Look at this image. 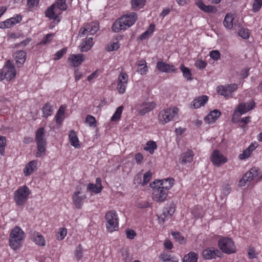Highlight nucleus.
Returning <instances> with one entry per match:
<instances>
[{"instance_id":"obj_12","label":"nucleus","mask_w":262,"mask_h":262,"mask_svg":"<svg viewBox=\"0 0 262 262\" xmlns=\"http://www.w3.org/2000/svg\"><path fill=\"white\" fill-rule=\"evenodd\" d=\"M72 198L73 204L77 208L80 209L83 205V201L86 198V196L83 193L82 187L77 186Z\"/></svg>"},{"instance_id":"obj_47","label":"nucleus","mask_w":262,"mask_h":262,"mask_svg":"<svg viewBox=\"0 0 262 262\" xmlns=\"http://www.w3.org/2000/svg\"><path fill=\"white\" fill-rule=\"evenodd\" d=\"M6 145V137L3 136H0V155L2 156H4L5 155Z\"/></svg>"},{"instance_id":"obj_38","label":"nucleus","mask_w":262,"mask_h":262,"mask_svg":"<svg viewBox=\"0 0 262 262\" xmlns=\"http://www.w3.org/2000/svg\"><path fill=\"white\" fill-rule=\"evenodd\" d=\"M180 69L182 72L183 76L185 79L188 81H190L192 79V73L188 68L185 67L184 64H181Z\"/></svg>"},{"instance_id":"obj_55","label":"nucleus","mask_w":262,"mask_h":262,"mask_svg":"<svg viewBox=\"0 0 262 262\" xmlns=\"http://www.w3.org/2000/svg\"><path fill=\"white\" fill-rule=\"evenodd\" d=\"M152 177V172L150 170H149L145 172L143 175V185H145L148 183V182L151 180Z\"/></svg>"},{"instance_id":"obj_32","label":"nucleus","mask_w":262,"mask_h":262,"mask_svg":"<svg viewBox=\"0 0 262 262\" xmlns=\"http://www.w3.org/2000/svg\"><path fill=\"white\" fill-rule=\"evenodd\" d=\"M69 138L70 143L72 146L76 148L80 147L79 141L75 130H72L70 132Z\"/></svg>"},{"instance_id":"obj_61","label":"nucleus","mask_w":262,"mask_h":262,"mask_svg":"<svg viewBox=\"0 0 262 262\" xmlns=\"http://www.w3.org/2000/svg\"><path fill=\"white\" fill-rule=\"evenodd\" d=\"M137 206L140 208H147L150 207V204L147 201H142L139 202L137 204Z\"/></svg>"},{"instance_id":"obj_5","label":"nucleus","mask_w":262,"mask_h":262,"mask_svg":"<svg viewBox=\"0 0 262 262\" xmlns=\"http://www.w3.org/2000/svg\"><path fill=\"white\" fill-rule=\"evenodd\" d=\"M217 244L220 250L224 253L231 254L236 251L235 243L230 237H222L218 241Z\"/></svg>"},{"instance_id":"obj_20","label":"nucleus","mask_w":262,"mask_h":262,"mask_svg":"<svg viewBox=\"0 0 262 262\" xmlns=\"http://www.w3.org/2000/svg\"><path fill=\"white\" fill-rule=\"evenodd\" d=\"M156 68L160 72L162 73L176 72L177 69L173 64L167 63L163 61H159L156 64Z\"/></svg>"},{"instance_id":"obj_53","label":"nucleus","mask_w":262,"mask_h":262,"mask_svg":"<svg viewBox=\"0 0 262 262\" xmlns=\"http://www.w3.org/2000/svg\"><path fill=\"white\" fill-rule=\"evenodd\" d=\"M207 64V62L202 59H197L194 63V66L199 70L204 69Z\"/></svg>"},{"instance_id":"obj_24","label":"nucleus","mask_w":262,"mask_h":262,"mask_svg":"<svg viewBox=\"0 0 262 262\" xmlns=\"http://www.w3.org/2000/svg\"><path fill=\"white\" fill-rule=\"evenodd\" d=\"M258 144L256 142H254L250 144V145L245 149L242 154L238 155L239 159L241 160H245L248 158L251 155L252 152L257 147Z\"/></svg>"},{"instance_id":"obj_11","label":"nucleus","mask_w":262,"mask_h":262,"mask_svg":"<svg viewBox=\"0 0 262 262\" xmlns=\"http://www.w3.org/2000/svg\"><path fill=\"white\" fill-rule=\"evenodd\" d=\"M99 30V23L98 21H92L84 25L80 30L79 35L80 37L85 35L95 34Z\"/></svg>"},{"instance_id":"obj_13","label":"nucleus","mask_w":262,"mask_h":262,"mask_svg":"<svg viewBox=\"0 0 262 262\" xmlns=\"http://www.w3.org/2000/svg\"><path fill=\"white\" fill-rule=\"evenodd\" d=\"M238 85L235 83L226 84L225 85H220L217 86L216 91L219 95L227 97L231 96L232 93L236 91Z\"/></svg>"},{"instance_id":"obj_28","label":"nucleus","mask_w":262,"mask_h":262,"mask_svg":"<svg viewBox=\"0 0 262 262\" xmlns=\"http://www.w3.org/2000/svg\"><path fill=\"white\" fill-rule=\"evenodd\" d=\"M221 113L219 110H214L205 117V121L209 124L213 123L221 116Z\"/></svg>"},{"instance_id":"obj_64","label":"nucleus","mask_w":262,"mask_h":262,"mask_svg":"<svg viewBox=\"0 0 262 262\" xmlns=\"http://www.w3.org/2000/svg\"><path fill=\"white\" fill-rule=\"evenodd\" d=\"M238 34L240 36L244 39H247L249 37V33L248 30H245L244 29L240 30L238 32Z\"/></svg>"},{"instance_id":"obj_6","label":"nucleus","mask_w":262,"mask_h":262,"mask_svg":"<svg viewBox=\"0 0 262 262\" xmlns=\"http://www.w3.org/2000/svg\"><path fill=\"white\" fill-rule=\"evenodd\" d=\"M30 194L31 191L26 185L19 187L14 194V200L17 206H23Z\"/></svg>"},{"instance_id":"obj_58","label":"nucleus","mask_w":262,"mask_h":262,"mask_svg":"<svg viewBox=\"0 0 262 262\" xmlns=\"http://www.w3.org/2000/svg\"><path fill=\"white\" fill-rule=\"evenodd\" d=\"M173 256L167 254V253H162L159 255V259L163 262H167Z\"/></svg>"},{"instance_id":"obj_44","label":"nucleus","mask_w":262,"mask_h":262,"mask_svg":"<svg viewBox=\"0 0 262 262\" xmlns=\"http://www.w3.org/2000/svg\"><path fill=\"white\" fill-rule=\"evenodd\" d=\"M67 234V229L64 227L60 228L56 234V238L58 241L63 240Z\"/></svg>"},{"instance_id":"obj_25","label":"nucleus","mask_w":262,"mask_h":262,"mask_svg":"<svg viewBox=\"0 0 262 262\" xmlns=\"http://www.w3.org/2000/svg\"><path fill=\"white\" fill-rule=\"evenodd\" d=\"M193 157L194 154L193 151L188 149L186 152L181 154L179 158V162L183 164L191 163L193 161Z\"/></svg>"},{"instance_id":"obj_19","label":"nucleus","mask_w":262,"mask_h":262,"mask_svg":"<svg viewBox=\"0 0 262 262\" xmlns=\"http://www.w3.org/2000/svg\"><path fill=\"white\" fill-rule=\"evenodd\" d=\"M85 57L82 54H71L68 59V62L71 66L77 67L84 60Z\"/></svg>"},{"instance_id":"obj_2","label":"nucleus","mask_w":262,"mask_h":262,"mask_svg":"<svg viewBox=\"0 0 262 262\" xmlns=\"http://www.w3.org/2000/svg\"><path fill=\"white\" fill-rule=\"evenodd\" d=\"M68 6L66 0H56L55 2L47 8L45 14V16L51 20L60 21L59 16L62 11L67 9Z\"/></svg>"},{"instance_id":"obj_27","label":"nucleus","mask_w":262,"mask_h":262,"mask_svg":"<svg viewBox=\"0 0 262 262\" xmlns=\"http://www.w3.org/2000/svg\"><path fill=\"white\" fill-rule=\"evenodd\" d=\"M208 100V98L206 95L195 98L191 103V106L194 108H198L204 106Z\"/></svg>"},{"instance_id":"obj_51","label":"nucleus","mask_w":262,"mask_h":262,"mask_svg":"<svg viewBox=\"0 0 262 262\" xmlns=\"http://www.w3.org/2000/svg\"><path fill=\"white\" fill-rule=\"evenodd\" d=\"M13 26L14 23L10 20V18L0 22V29L11 28Z\"/></svg>"},{"instance_id":"obj_49","label":"nucleus","mask_w":262,"mask_h":262,"mask_svg":"<svg viewBox=\"0 0 262 262\" xmlns=\"http://www.w3.org/2000/svg\"><path fill=\"white\" fill-rule=\"evenodd\" d=\"M120 47V44L118 41L112 42L107 45L105 49L107 51L111 52L118 50Z\"/></svg>"},{"instance_id":"obj_26","label":"nucleus","mask_w":262,"mask_h":262,"mask_svg":"<svg viewBox=\"0 0 262 262\" xmlns=\"http://www.w3.org/2000/svg\"><path fill=\"white\" fill-rule=\"evenodd\" d=\"M37 161L36 160H32L30 161L24 169V173L26 177L31 175L37 169Z\"/></svg>"},{"instance_id":"obj_59","label":"nucleus","mask_w":262,"mask_h":262,"mask_svg":"<svg viewBox=\"0 0 262 262\" xmlns=\"http://www.w3.org/2000/svg\"><path fill=\"white\" fill-rule=\"evenodd\" d=\"M53 36V34L49 33L46 35L45 37L40 41V45H46L49 43L52 40V37Z\"/></svg>"},{"instance_id":"obj_62","label":"nucleus","mask_w":262,"mask_h":262,"mask_svg":"<svg viewBox=\"0 0 262 262\" xmlns=\"http://www.w3.org/2000/svg\"><path fill=\"white\" fill-rule=\"evenodd\" d=\"M39 0H27V6L29 9H32L35 6H37Z\"/></svg>"},{"instance_id":"obj_41","label":"nucleus","mask_w":262,"mask_h":262,"mask_svg":"<svg viewBox=\"0 0 262 262\" xmlns=\"http://www.w3.org/2000/svg\"><path fill=\"white\" fill-rule=\"evenodd\" d=\"M157 148L156 143L154 141H149L146 143V146L144 147L145 151H148L150 154L154 152L155 149Z\"/></svg>"},{"instance_id":"obj_57","label":"nucleus","mask_w":262,"mask_h":262,"mask_svg":"<svg viewBox=\"0 0 262 262\" xmlns=\"http://www.w3.org/2000/svg\"><path fill=\"white\" fill-rule=\"evenodd\" d=\"M67 48H64L58 51L54 55L55 57L54 58V59L56 60L61 58L63 55H64L67 53Z\"/></svg>"},{"instance_id":"obj_56","label":"nucleus","mask_w":262,"mask_h":262,"mask_svg":"<svg viewBox=\"0 0 262 262\" xmlns=\"http://www.w3.org/2000/svg\"><path fill=\"white\" fill-rule=\"evenodd\" d=\"M221 53L218 50H212L210 52L209 56L214 60L217 61L221 58Z\"/></svg>"},{"instance_id":"obj_16","label":"nucleus","mask_w":262,"mask_h":262,"mask_svg":"<svg viewBox=\"0 0 262 262\" xmlns=\"http://www.w3.org/2000/svg\"><path fill=\"white\" fill-rule=\"evenodd\" d=\"M210 160L213 165L217 167L220 166L228 161L227 158L218 150L213 151L210 156Z\"/></svg>"},{"instance_id":"obj_22","label":"nucleus","mask_w":262,"mask_h":262,"mask_svg":"<svg viewBox=\"0 0 262 262\" xmlns=\"http://www.w3.org/2000/svg\"><path fill=\"white\" fill-rule=\"evenodd\" d=\"M102 180L100 178H97L96 179V184L89 183L87 186V190L91 193H99L101 192L103 186L102 185Z\"/></svg>"},{"instance_id":"obj_14","label":"nucleus","mask_w":262,"mask_h":262,"mask_svg":"<svg viewBox=\"0 0 262 262\" xmlns=\"http://www.w3.org/2000/svg\"><path fill=\"white\" fill-rule=\"evenodd\" d=\"M156 103L154 101L151 102H143L139 103L136 106V108L138 114L140 116H144L146 113H149L154 110L156 106Z\"/></svg>"},{"instance_id":"obj_21","label":"nucleus","mask_w":262,"mask_h":262,"mask_svg":"<svg viewBox=\"0 0 262 262\" xmlns=\"http://www.w3.org/2000/svg\"><path fill=\"white\" fill-rule=\"evenodd\" d=\"M156 185L159 186L161 189L166 190L169 192V190L171 189L174 184V180L173 178H169L162 180H155Z\"/></svg>"},{"instance_id":"obj_1","label":"nucleus","mask_w":262,"mask_h":262,"mask_svg":"<svg viewBox=\"0 0 262 262\" xmlns=\"http://www.w3.org/2000/svg\"><path fill=\"white\" fill-rule=\"evenodd\" d=\"M137 19V15L135 12L124 15L114 23L112 30L114 32H119L122 30H125L134 24Z\"/></svg>"},{"instance_id":"obj_23","label":"nucleus","mask_w":262,"mask_h":262,"mask_svg":"<svg viewBox=\"0 0 262 262\" xmlns=\"http://www.w3.org/2000/svg\"><path fill=\"white\" fill-rule=\"evenodd\" d=\"M195 3L200 10L206 13H215L217 11L215 6L212 5H206L202 0H195Z\"/></svg>"},{"instance_id":"obj_8","label":"nucleus","mask_w":262,"mask_h":262,"mask_svg":"<svg viewBox=\"0 0 262 262\" xmlns=\"http://www.w3.org/2000/svg\"><path fill=\"white\" fill-rule=\"evenodd\" d=\"M150 186L152 188V198L154 201L161 203L166 200L168 192L157 185L156 181L150 183Z\"/></svg>"},{"instance_id":"obj_31","label":"nucleus","mask_w":262,"mask_h":262,"mask_svg":"<svg viewBox=\"0 0 262 262\" xmlns=\"http://www.w3.org/2000/svg\"><path fill=\"white\" fill-rule=\"evenodd\" d=\"M234 19V15L231 13H227L223 21V24L225 27L228 29H231L233 28L235 23H233Z\"/></svg>"},{"instance_id":"obj_3","label":"nucleus","mask_w":262,"mask_h":262,"mask_svg":"<svg viewBox=\"0 0 262 262\" xmlns=\"http://www.w3.org/2000/svg\"><path fill=\"white\" fill-rule=\"evenodd\" d=\"M25 233L18 226H15L9 235V245L13 250L18 249L21 244V242L25 238Z\"/></svg>"},{"instance_id":"obj_34","label":"nucleus","mask_w":262,"mask_h":262,"mask_svg":"<svg viewBox=\"0 0 262 262\" xmlns=\"http://www.w3.org/2000/svg\"><path fill=\"white\" fill-rule=\"evenodd\" d=\"M54 111L53 105H52L50 103H46L42 108V117L46 118L51 116Z\"/></svg>"},{"instance_id":"obj_37","label":"nucleus","mask_w":262,"mask_h":262,"mask_svg":"<svg viewBox=\"0 0 262 262\" xmlns=\"http://www.w3.org/2000/svg\"><path fill=\"white\" fill-rule=\"evenodd\" d=\"M198 255L194 252H190L185 255L183 262H198Z\"/></svg>"},{"instance_id":"obj_15","label":"nucleus","mask_w":262,"mask_h":262,"mask_svg":"<svg viewBox=\"0 0 262 262\" xmlns=\"http://www.w3.org/2000/svg\"><path fill=\"white\" fill-rule=\"evenodd\" d=\"M128 83V75L125 72H121L117 79V89L120 94L125 93Z\"/></svg>"},{"instance_id":"obj_42","label":"nucleus","mask_w":262,"mask_h":262,"mask_svg":"<svg viewBox=\"0 0 262 262\" xmlns=\"http://www.w3.org/2000/svg\"><path fill=\"white\" fill-rule=\"evenodd\" d=\"M171 235L177 242L181 244H184L186 242V239L180 232H172Z\"/></svg>"},{"instance_id":"obj_40","label":"nucleus","mask_w":262,"mask_h":262,"mask_svg":"<svg viewBox=\"0 0 262 262\" xmlns=\"http://www.w3.org/2000/svg\"><path fill=\"white\" fill-rule=\"evenodd\" d=\"M37 151L36 154V157H41L46 153V142L42 143H37Z\"/></svg>"},{"instance_id":"obj_35","label":"nucleus","mask_w":262,"mask_h":262,"mask_svg":"<svg viewBox=\"0 0 262 262\" xmlns=\"http://www.w3.org/2000/svg\"><path fill=\"white\" fill-rule=\"evenodd\" d=\"M45 130L43 127H39L35 135V141L37 143L46 142V139L44 138Z\"/></svg>"},{"instance_id":"obj_9","label":"nucleus","mask_w":262,"mask_h":262,"mask_svg":"<svg viewBox=\"0 0 262 262\" xmlns=\"http://www.w3.org/2000/svg\"><path fill=\"white\" fill-rule=\"evenodd\" d=\"M16 75V70L14 66L8 61L4 67L0 69V81L6 80H11Z\"/></svg>"},{"instance_id":"obj_50","label":"nucleus","mask_w":262,"mask_h":262,"mask_svg":"<svg viewBox=\"0 0 262 262\" xmlns=\"http://www.w3.org/2000/svg\"><path fill=\"white\" fill-rule=\"evenodd\" d=\"M262 7V0H253L252 4V11L256 13L258 12Z\"/></svg>"},{"instance_id":"obj_30","label":"nucleus","mask_w":262,"mask_h":262,"mask_svg":"<svg viewBox=\"0 0 262 262\" xmlns=\"http://www.w3.org/2000/svg\"><path fill=\"white\" fill-rule=\"evenodd\" d=\"M66 109V106L64 105H62L59 107L55 117L57 124H61L62 123L64 119Z\"/></svg>"},{"instance_id":"obj_43","label":"nucleus","mask_w":262,"mask_h":262,"mask_svg":"<svg viewBox=\"0 0 262 262\" xmlns=\"http://www.w3.org/2000/svg\"><path fill=\"white\" fill-rule=\"evenodd\" d=\"M83 251L82 245L79 244L74 251V256L77 260H80L82 258L83 256Z\"/></svg>"},{"instance_id":"obj_54","label":"nucleus","mask_w":262,"mask_h":262,"mask_svg":"<svg viewBox=\"0 0 262 262\" xmlns=\"http://www.w3.org/2000/svg\"><path fill=\"white\" fill-rule=\"evenodd\" d=\"M100 72L101 71L100 70H96V71L93 72L91 74L88 76L87 80L89 82H94V80L98 77V75Z\"/></svg>"},{"instance_id":"obj_46","label":"nucleus","mask_w":262,"mask_h":262,"mask_svg":"<svg viewBox=\"0 0 262 262\" xmlns=\"http://www.w3.org/2000/svg\"><path fill=\"white\" fill-rule=\"evenodd\" d=\"M123 110V106H120L118 107L117 108L114 115H113V116L111 117V120L113 121H116L118 120L121 117Z\"/></svg>"},{"instance_id":"obj_4","label":"nucleus","mask_w":262,"mask_h":262,"mask_svg":"<svg viewBox=\"0 0 262 262\" xmlns=\"http://www.w3.org/2000/svg\"><path fill=\"white\" fill-rule=\"evenodd\" d=\"M178 108L176 106L161 110L158 116L159 122L162 124H165L172 121L178 115Z\"/></svg>"},{"instance_id":"obj_18","label":"nucleus","mask_w":262,"mask_h":262,"mask_svg":"<svg viewBox=\"0 0 262 262\" xmlns=\"http://www.w3.org/2000/svg\"><path fill=\"white\" fill-rule=\"evenodd\" d=\"M221 252L217 249L213 247L207 248L202 252L203 257L206 260L221 257Z\"/></svg>"},{"instance_id":"obj_33","label":"nucleus","mask_w":262,"mask_h":262,"mask_svg":"<svg viewBox=\"0 0 262 262\" xmlns=\"http://www.w3.org/2000/svg\"><path fill=\"white\" fill-rule=\"evenodd\" d=\"M93 38L87 37L85 40L83 41L80 46V50L82 52H86L91 49L93 46Z\"/></svg>"},{"instance_id":"obj_60","label":"nucleus","mask_w":262,"mask_h":262,"mask_svg":"<svg viewBox=\"0 0 262 262\" xmlns=\"http://www.w3.org/2000/svg\"><path fill=\"white\" fill-rule=\"evenodd\" d=\"M126 237L130 239H133L136 236V233L132 229H127L126 231Z\"/></svg>"},{"instance_id":"obj_48","label":"nucleus","mask_w":262,"mask_h":262,"mask_svg":"<svg viewBox=\"0 0 262 262\" xmlns=\"http://www.w3.org/2000/svg\"><path fill=\"white\" fill-rule=\"evenodd\" d=\"M142 63H139L138 64V69L137 72L141 75H145L148 72V67L146 64L145 61H141Z\"/></svg>"},{"instance_id":"obj_52","label":"nucleus","mask_w":262,"mask_h":262,"mask_svg":"<svg viewBox=\"0 0 262 262\" xmlns=\"http://www.w3.org/2000/svg\"><path fill=\"white\" fill-rule=\"evenodd\" d=\"M85 122L91 127L95 126L96 125V120L95 118L91 115L86 116L85 118Z\"/></svg>"},{"instance_id":"obj_7","label":"nucleus","mask_w":262,"mask_h":262,"mask_svg":"<svg viewBox=\"0 0 262 262\" xmlns=\"http://www.w3.org/2000/svg\"><path fill=\"white\" fill-rule=\"evenodd\" d=\"M107 230L112 232L119 229V219L116 211L111 210L108 211L105 215Z\"/></svg>"},{"instance_id":"obj_63","label":"nucleus","mask_w":262,"mask_h":262,"mask_svg":"<svg viewBox=\"0 0 262 262\" xmlns=\"http://www.w3.org/2000/svg\"><path fill=\"white\" fill-rule=\"evenodd\" d=\"M231 188L229 184H224L223 186L222 193L224 195H228L231 192Z\"/></svg>"},{"instance_id":"obj_36","label":"nucleus","mask_w":262,"mask_h":262,"mask_svg":"<svg viewBox=\"0 0 262 262\" xmlns=\"http://www.w3.org/2000/svg\"><path fill=\"white\" fill-rule=\"evenodd\" d=\"M155 30V25L153 24H150L146 31L139 36V38L141 40L145 39L149 36H151Z\"/></svg>"},{"instance_id":"obj_10","label":"nucleus","mask_w":262,"mask_h":262,"mask_svg":"<svg viewBox=\"0 0 262 262\" xmlns=\"http://www.w3.org/2000/svg\"><path fill=\"white\" fill-rule=\"evenodd\" d=\"M255 107V102L253 99H250L246 103H240L234 111V113L232 118V121L234 122H236L235 121V117L237 115V113L239 114V115H242L247 113L251 110H253Z\"/></svg>"},{"instance_id":"obj_17","label":"nucleus","mask_w":262,"mask_h":262,"mask_svg":"<svg viewBox=\"0 0 262 262\" xmlns=\"http://www.w3.org/2000/svg\"><path fill=\"white\" fill-rule=\"evenodd\" d=\"M259 174V169L257 167H252L248 172H246L242 179L239 182L241 186H245L247 182H251Z\"/></svg>"},{"instance_id":"obj_29","label":"nucleus","mask_w":262,"mask_h":262,"mask_svg":"<svg viewBox=\"0 0 262 262\" xmlns=\"http://www.w3.org/2000/svg\"><path fill=\"white\" fill-rule=\"evenodd\" d=\"M14 57L17 63L20 66L24 64L27 58V53L23 50H18L15 52Z\"/></svg>"},{"instance_id":"obj_45","label":"nucleus","mask_w":262,"mask_h":262,"mask_svg":"<svg viewBox=\"0 0 262 262\" xmlns=\"http://www.w3.org/2000/svg\"><path fill=\"white\" fill-rule=\"evenodd\" d=\"M145 0H132V7L135 9H139L143 7Z\"/></svg>"},{"instance_id":"obj_39","label":"nucleus","mask_w":262,"mask_h":262,"mask_svg":"<svg viewBox=\"0 0 262 262\" xmlns=\"http://www.w3.org/2000/svg\"><path fill=\"white\" fill-rule=\"evenodd\" d=\"M33 241L36 244L40 246H45L46 245L44 237L39 232L34 234Z\"/></svg>"}]
</instances>
